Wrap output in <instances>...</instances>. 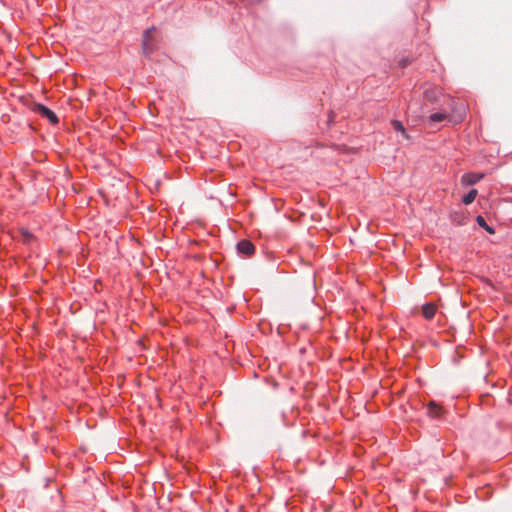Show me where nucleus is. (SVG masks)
<instances>
[{"mask_svg":"<svg viewBox=\"0 0 512 512\" xmlns=\"http://www.w3.org/2000/svg\"><path fill=\"white\" fill-rule=\"evenodd\" d=\"M34 111L42 117L48 119L51 124H57L59 122L55 112L43 104L37 103L34 107Z\"/></svg>","mask_w":512,"mask_h":512,"instance_id":"obj_1","label":"nucleus"},{"mask_svg":"<svg viewBox=\"0 0 512 512\" xmlns=\"http://www.w3.org/2000/svg\"><path fill=\"white\" fill-rule=\"evenodd\" d=\"M236 249L239 254L247 257L253 255L255 252V246L253 243L246 239L240 240L236 245Z\"/></svg>","mask_w":512,"mask_h":512,"instance_id":"obj_2","label":"nucleus"},{"mask_svg":"<svg viewBox=\"0 0 512 512\" xmlns=\"http://www.w3.org/2000/svg\"><path fill=\"white\" fill-rule=\"evenodd\" d=\"M427 415L432 419H440L444 413V409L441 405L435 401H430L427 405Z\"/></svg>","mask_w":512,"mask_h":512,"instance_id":"obj_3","label":"nucleus"},{"mask_svg":"<svg viewBox=\"0 0 512 512\" xmlns=\"http://www.w3.org/2000/svg\"><path fill=\"white\" fill-rule=\"evenodd\" d=\"M483 177L484 174L482 173H465L461 178V182L466 186H470L478 183L481 179H483Z\"/></svg>","mask_w":512,"mask_h":512,"instance_id":"obj_4","label":"nucleus"},{"mask_svg":"<svg viewBox=\"0 0 512 512\" xmlns=\"http://www.w3.org/2000/svg\"><path fill=\"white\" fill-rule=\"evenodd\" d=\"M437 308L432 303H425L422 306V315L426 320H431L436 314Z\"/></svg>","mask_w":512,"mask_h":512,"instance_id":"obj_5","label":"nucleus"},{"mask_svg":"<svg viewBox=\"0 0 512 512\" xmlns=\"http://www.w3.org/2000/svg\"><path fill=\"white\" fill-rule=\"evenodd\" d=\"M476 222L477 224L483 228L486 232H488L489 234H494L495 233V230L493 227L489 226L485 220V218L481 215H478L476 217Z\"/></svg>","mask_w":512,"mask_h":512,"instance_id":"obj_6","label":"nucleus"},{"mask_svg":"<svg viewBox=\"0 0 512 512\" xmlns=\"http://www.w3.org/2000/svg\"><path fill=\"white\" fill-rule=\"evenodd\" d=\"M448 116L449 115L445 112H436V113H432L429 116V120H430V122H433V123H439V122L446 120L448 118Z\"/></svg>","mask_w":512,"mask_h":512,"instance_id":"obj_7","label":"nucleus"},{"mask_svg":"<svg viewBox=\"0 0 512 512\" xmlns=\"http://www.w3.org/2000/svg\"><path fill=\"white\" fill-rule=\"evenodd\" d=\"M478 191L476 189H471L467 194L462 197V202L465 205L471 204L475 198L477 197Z\"/></svg>","mask_w":512,"mask_h":512,"instance_id":"obj_8","label":"nucleus"},{"mask_svg":"<svg viewBox=\"0 0 512 512\" xmlns=\"http://www.w3.org/2000/svg\"><path fill=\"white\" fill-rule=\"evenodd\" d=\"M149 33H150V29H147V30L144 31V35H143L142 48H143V53L145 55H148V54H150L152 52V48L148 44Z\"/></svg>","mask_w":512,"mask_h":512,"instance_id":"obj_9","label":"nucleus"},{"mask_svg":"<svg viewBox=\"0 0 512 512\" xmlns=\"http://www.w3.org/2000/svg\"><path fill=\"white\" fill-rule=\"evenodd\" d=\"M21 235H22V240L25 244H30L35 239L34 235L31 232H29L28 230H23Z\"/></svg>","mask_w":512,"mask_h":512,"instance_id":"obj_10","label":"nucleus"},{"mask_svg":"<svg viewBox=\"0 0 512 512\" xmlns=\"http://www.w3.org/2000/svg\"><path fill=\"white\" fill-rule=\"evenodd\" d=\"M392 126L393 128L396 130V131H400L402 133H405V128L402 124V122L398 121V120H393L392 121Z\"/></svg>","mask_w":512,"mask_h":512,"instance_id":"obj_11","label":"nucleus"},{"mask_svg":"<svg viewBox=\"0 0 512 512\" xmlns=\"http://www.w3.org/2000/svg\"><path fill=\"white\" fill-rule=\"evenodd\" d=\"M400 65H401L402 67H406V66L408 65V61H406V60H402V61L400 62Z\"/></svg>","mask_w":512,"mask_h":512,"instance_id":"obj_12","label":"nucleus"},{"mask_svg":"<svg viewBox=\"0 0 512 512\" xmlns=\"http://www.w3.org/2000/svg\"><path fill=\"white\" fill-rule=\"evenodd\" d=\"M254 1H255V2H257V3H260V2H262L263 0H254Z\"/></svg>","mask_w":512,"mask_h":512,"instance_id":"obj_13","label":"nucleus"}]
</instances>
